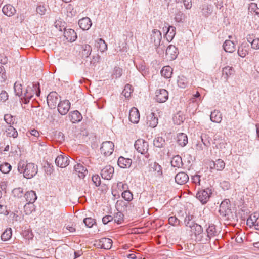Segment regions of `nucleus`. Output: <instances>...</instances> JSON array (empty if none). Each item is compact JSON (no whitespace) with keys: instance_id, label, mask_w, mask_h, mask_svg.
I'll use <instances>...</instances> for the list:
<instances>
[{"instance_id":"8fccbe9b","label":"nucleus","mask_w":259,"mask_h":259,"mask_svg":"<svg viewBox=\"0 0 259 259\" xmlns=\"http://www.w3.org/2000/svg\"><path fill=\"white\" fill-rule=\"evenodd\" d=\"M133 90L132 89V85L128 84H127L125 85L123 91H122V94L126 97L128 98L131 96V94L132 93Z\"/></svg>"},{"instance_id":"0e129e2a","label":"nucleus","mask_w":259,"mask_h":259,"mask_svg":"<svg viewBox=\"0 0 259 259\" xmlns=\"http://www.w3.org/2000/svg\"><path fill=\"white\" fill-rule=\"evenodd\" d=\"M168 223L172 226H178L180 224V221L176 217H170L168 219Z\"/></svg>"},{"instance_id":"9d476101","label":"nucleus","mask_w":259,"mask_h":259,"mask_svg":"<svg viewBox=\"0 0 259 259\" xmlns=\"http://www.w3.org/2000/svg\"><path fill=\"white\" fill-rule=\"evenodd\" d=\"M231 212L230 201L226 199L222 202L220 205L219 213L223 217L228 215Z\"/></svg>"},{"instance_id":"49530a36","label":"nucleus","mask_w":259,"mask_h":259,"mask_svg":"<svg viewBox=\"0 0 259 259\" xmlns=\"http://www.w3.org/2000/svg\"><path fill=\"white\" fill-rule=\"evenodd\" d=\"M24 209L26 215L30 214L35 210V205L32 203H27L24 205Z\"/></svg>"},{"instance_id":"b1692460","label":"nucleus","mask_w":259,"mask_h":259,"mask_svg":"<svg viewBox=\"0 0 259 259\" xmlns=\"http://www.w3.org/2000/svg\"><path fill=\"white\" fill-rule=\"evenodd\" d=\"M162 35L159 30L154 29L151 34V40L155 45L159 44L161 40Z\"/></svg>"},{"instance_id":"79ce46f5","label":"nucleus","mask_w":259,"mask_h":259,"mask_svg":"<svg viewBox=\"0 0 259 259\" xmlns=\"http://www.w3.org/2000/svg\"><path fill=\"white\" fill-rule=\"evenodd\" d=\"M47 9L45 4L39 3L36 8V12L37 14L42 16L44 15L47 12Z\"/></svg>"},{"instance_id":"4be33fe9","label":"nucleus","mask_w":259,"mask_h":259,"mask_svg":"<svg viewBox=\"0 0 259 259\" xmlns=\"http://www.w3.org/2000/svg\"><path fill=\"white\" fill-rule=\"evenodd\" d=\"M188 180V176L184 172L177 174L175 177L176 182L180 185H183L186 183Z\"/></svg>"},{"instance_id":"3c124183","label":"nucleus","mask_w":259,"mask_h":259,"mask_svg":"<svg viewBox=\"0 0 259 259\" xmlns=\"http://www.w3.org/2000/svg\"><path fill=\"white\" fill-rule=\"evenodd\" d=\"M173 119L175 124L180 125L183 122L185 118L182 114L178 113L175 115Z\"/></svg>"},{"instance_id":"052dcab7","label":"nucleus","mask_w":259,"mask_h":259,"mask_svg":"<svg viewBox=\"0 0 259 259\" xmlns=\"http://www.w3.org/2000/svg\"><path fill=\"white\" fill-rule=\"evenodd\" d=\"M193 216L192 215H187L185 219L184 222L186 226L189 227L190 228L194 224L192 221Z\"/></svg>"},{"instance_id":"6e6552de","label":"nucleus","mask_w":259,"mask_h":259,"mask_svg":"<svg viewBox=\"0 0 259 259\" xmlns=\"http://www.w3.org/2000/svg\"><path fill=\"white\" fill-rule=\"evenodd\" d=\"M155 94V99L159 103H164L166 102L168 98V92L163 89L157 90Z\"/></svg>"},{"instance_id":"dca6fc26","label":"nucleus","mask_w":259,"mask_h":259,"mask_svg":"<svg viewBox=\"0 0 259 259\" xmlns=\"http://www.w3.org/2000/svg\"><path fill=\"white\" fill-rule=\"evenodd\" d=\"M191 228V231L192 233H194L195 237L196 239L198 241H200L198 239L199 236L200 237H202V238H204V236L203 235H201V234L203 233V229L202 227L196 223L193 224V225L190 227Z\"/></svg>"},{"instance_id":"f03ea898","label":"nucleus","mask_w":259,"mask_h":259,"mask_svg":"<svg viewBox=\"0 0 259 259\" xmlns=\"http://www.w3.org/2000/svg\"><path fill=\"white\" fill-rule=\"evenodd\" d=\"M18 170L23 174L25 178L31 179L37 173L38 167L33 163H27L24 160H21L18 164Z\"/></svg>"},{"instance_id":"2eb2a0df","label":"nucleus","mask_w":259,"mask_h":259,"mask_svg":"<svg viewBox=\"0 0 259 259\" xmlns=\"http://www.w3.org/2000/svg\"><path fill=\"white\" fill-rule=\"evenodd\" d=\"M69 159L68 157L63 155H60L55 159L56 165L61 168L66 167L69 164Z\"/></svg>"},{"instance_id":"37998d69","label":"nucleus","mask_w":259,"mask_h":259,"mask_svg":"<svg viewBox=\"0 0 259 259\" xmlns=\"http://www.w3.org/2000/svg\"><path fill=\"white\" fill-rule=\"evenodd\" d=\"M176 28L174 26H169L166 33V37L168 41H171L175 35Z\"/></svg>"},{"instance_id":"c9c22d12","label":"nucleus","mask_w":259,"mask_h":259,"mask_svg":"<svg viewBox=\"0 0 259 259\" xmlns=\"http://www.w3.org/2000/svg\"><path fill=\"white\" fill-rule=\"evenodd\" d=\"M96 46L101 52H104L107 50V45L102 38H99L96 41Z\"/></svg>"},{"instance_id":"774afa93","label":"nucleus","mask_w":259,"mask_h":259,"mask_svg":"<svg viewBox=\"0 0 259 259\" xmlns=\"http://www.w3.org/2000/svg\"><path fill=\"white\" fill-rule=\"evenodd\" d=\"M92 180L96 186H99L101 184L100 177L98 175H95L92 176Z\"/></svg>"},{"instance_id":"69168bd1","label":"nucleus","mask_w":259,"mask_h":259,"mask_svg":"<svg viewBox=\"0 0 259 259\" xmlns=\"http://www.w3.org/2000/svg\"><path fill=\"white\" fill-rule=\"evenodd\" d=\"M123 214L121 213H117L114 218L115 222H116L118 224H120L123 221Z\"/></svg>"},{"instance_id":"20e7f679","label":"nucleus","mask_w":259,"mask_h":259,"mask_svg":"<svg viewBox=\"0 0 259 259\" xmlns=\"http://www.w3.org/2000/svg\"><path fill=\"white\" fill-rule=\"evenodd\" d=\"M211 194V190L208 188L199 190L196 196L202 204H205L209 200Z\"/></svg>"},{"instance_id":"f8f14e48","label":"nucleus","mask_w":259,"mask_h":259,"mask_svg":"<svg viewBox=\"0 0 259 259\" xmlns=\"http://www.w3.org/2000/svg\"><path fill=\"white\" fill-rule=\"evenodd\" d=\"M158 120L157 115L153 111L147 114L146 123L149 126L151 127H155L158 124Z\"/></svg>"},{"instance_id":"39448f33","label":"nucleus","mask_w":259,"mask_h":259,"mask_svg":"<svg viewBox=\"0 0 259 259\" xmlns=\"http://www.w3.org/2000/svg\"><path fill=\"white\" fill-rule=\"evenodd\" d=\"M114 149V144L111 141H105L102 143L100 148L101 153L105 156H110Z\"/></svg>"},{"instance_id":"a18cd8bd","label":"nucleus","mask_w":259,"mask_h":259,"mask_svg":"<svg viewBox=\"0 0 259 259\" xmlns=\"http://www.w3.org/2000/svg\"><path fill=\"white\" fill-rule=\"evenodd\" d=\"M177 83L180 88L184 89L188 85V82L186 77L184 76H180L178 77Z\"/></svg>"},{"instance_id":"bf43d9fd","label":"nucleus","mask_w":259,"mask_h":259,"mask_svg":"<svg viewBox=\"0 0 259 259\" xmlns=\"http://www.w3.org/2000/svg\"><path fill=\"white\" fill-rule=\"evenodd\" d=\"M83 222L87 227L91 228L95 224L96 221L92 218H87L83 220Z\"/></svg>"},{"instance_id":"c85d7f7f","label":"nucleus","mask_w":259,"mask_h":259,"mask_svg":"<svg viewBox=\"0 0 259 259\" xmlns=\"http://www.w3.org/2000/svg\"><path fill=\"white\" fill-rule=\"evenodd\" d=\"M177 142L181 147H184L188 143V137L186 134L181 133L177 134Z\"/></svg>"},{"instance_id":"9b49d317","label":"nucleus","mask_w":259,"mask_h":259,"mask_svg":"<svg viewBox=\"0 0 259 259\" xmlns=\"http://www.w3.org/2000/svg\"><path fill=\"white\" fill-rule=\"evenodd\" d=\"M70 108V103L67 100L61 101L58 104V110L61 115L66 114Z\"/></svg>"},{"instance_id":"09e8293b","label":"nucleus","mask_w":259,"mask_h":259,"mask_svg":"<svg viewBox=\"0 0 259 259\" xmlns=\"http://www.w3.org/2000/svg\"><path fill=\"white\" fill-rule=\"evenodd\" d=\"M122 197L127 201H131L133 199V195L132 193L128 189L121 193Z\"/></svg>"},{"instance_id":"bb28decb","label":"nucleus","mask_w":259,"mask_h":259,"mask_svg":"<svg viewBox=\"0 0 259 259\" xmlns=\"http://www.w3.org/2000/svg\"><path fill=\"white\" fill-rule=\"evenodd\" d=\"M132 159L130 158H125L122 156L119 157L118 160V166L123 168L130 167L132 164Z\"/></svg>"},{"instance_id":"ddd939ff","label":"nucleus","mask_w":259,"mask_h":259,"mask_svg":"<svg viewBox=\"0 0 259 259\" xmlns=\"http://www.w3.org/2000/svg\"><path fill=\"white\" fill-rule=\"evenodd\" d=\"M140 113L136 107H133L129 112V120L133 123H138L140 120Z\"/></svg>"},{"instance_id":"4c0bfd02","label":"nucleus","mask_w":259,"mask_h":259,"mask_svg":"<svg viewBox=\"0 0 259 259\" xmlns=\"http://www.w3.org/2000/svg\"><path fill=\"white\" fill-rule=\"evenodd\" d=\"M6 133L7 137L16 138L18 136L17 130L12 126L9 125L6 130Z\"/></svg>"},{"instance_id":"c756f323","label":"nucleus","mask_w":259,"mask_h":259,"mask_svg":"<svg viewBox=\"0 0 259 259\" xmlns=\"http://www.w3.org/2000/svg\"><path fill=\"white\" fill-rule=\"evenodd\" d=\"M223 47L226 52L232 53L235 50V45L230 40H226Z\"/></svg>"},{"instance_id":"c03bdc74","label":"nucleus","mask_w":259,"mask_h":259,"mask_svg":"<svg viewBox=\"0 0 259 259\" xmlns=\"http://www.w3.org/2000/svg\"><path fill=\"white\" fill-rule=\"evenodd\" d=\"M166 54L167 55H170L171 59H175L177 56L176 47L172 45L168 46L166 50Z\"/></svg>"},{"instance_id":"864d4df0","label":"nucleus","mask_w":259,"mask_h":259,"mask_svg":"<svg viewBox=\"0 0 259 259\" xmlns=\"http://www.w3.org/2000/svg\"><path fill=\"white\" fill-rule=\"evenodd\" d=\"M4 120L6 122L10 125H12L15 122V118L12 115L9 114H5L4 116Z\"/></svg>"},{"instance_id":"5fc2aeb1","label":"nucleus","mask_w":259,"mask_h":259,"mask_svg":"<svg viewBox=\"0 0 259 259\" xmlns=\"http://www.w3.org/2000/svg\"><path fill=\"white\" fill-rule=\"evenodd\" d=\"M8 50L6 49L5 51L0 50V63L3 64H6L8 62L7 57L5 55V53H7Z\"/></svg>"},{"instance_id":"0eeeda50","label":"nucleus","mask_w":259,"mask_h":259,"mask_svg":"<svg viewBox=\"0 0 259 259\" xmlns=\"http://www.w3.org/2000/svg\"><path fill=\"white\" fill-rule=\"evenodd\" d=\"M47 103L51 108H55L59 101V95L56 92H51L48 95Z\"/></svg>"},{"instance_id":"473e14b6","label":"nucleus","mask_w":259,"mask_h":259,"mask_svg":"<svg viewBox=\"0 0 259 259\" xmlns=\"http://www.w3.org/2000/svg\"><path fill=\"white\" fill-rule=\"evenodd\" d=\"M201 12L203 15L207 17L212 13L213 6L211 5L204 4L202 6Z\"/></svg>"},{"instance_id":"4468645a","label":"nucleus","mask_w":259,"mask_h":259,"mask_svg":"<svg viewBox=\"0 0 259 259\" xmlns=\"http://www.w3.org/2000/svg\"><path fill=\"white\" fill-rule=\"evenodd\" d=\"M114 171V169L112 166L108 165L102 169L101 175L102 178L110 180L113 177Z\"/></svg>"},{"instance_id":"e2e57ef3","label":"nucleus","mask_w":259,"mask_h":259,"mask_svg":"<svg viewBox=\"0 0 259 259\" xmlns=\"http://www.w3.org/2000/svg\"><path fill=\"white\" fill-rule=\"evenodd\" d=\"M122 74V69L119 67H115L114 69L113 75L115 78L120 77Z\"/></svg>"},{"instance_id":"6e6d98bb","label":"nucleus","mask_w":259,"mask_h":259,"mask_svg":"<svg viewBox=\"0 0 259 259\" xmlns=\"http://www.w3.org/2000/svg\"><path fill=\"white\" fill-rule=\"evenodd\" d=\"M83 50H82V55L88 57L91 53L92 52V48L90 45H84L83 46Z\"/></svg>"},{"instance_id":"a19ab883","label":"nucleus","mask_w":259,"mask_h":259,"mask_svg":"<svg viewBox=\"0 0 259 259\" xmlns=\"http://www.w3.org/2000/svg\"><path fill=\"white\" fill-rule=\"evenodd\" d=\"M248 11L252 15H257L259 17V8L257 4L255 3H250L248 7Z\"/></svg>"},{"instance_id":"7ed1b4c3","label":"nucleus","mask_w":259,"mask_h":259,"mask_svg":"<svg viewBox=\"0 0 259 259\" xmlns=\"http://www.w3.org/2000/svg\"><path fill=\"white\" fill-rule=\"evenodd\" d=\"M134 146L137 151L142 154L145 155L146 158H148L149 154L148 153L149 145L146 141L140 139L136 141Z\"/></svg>"},{"instance_id":"cd10ccee","label":"nucleus","mask_w":259,"mask_h":259,"mask_svg":"<svg viewBox=\"0 0 259 259\" xmlns=\"http://www.w3.org/2000/svg\"><path fill=\"white\" fill-rule=\"evenodd\" d=\"M249 45L246 43H242L238 49V54L242 58L245 57L249 52Z\"/></svg>"},{"instance_id":"a878e982","label":"nucleus","mask_w":259,"mask_h":259,"mask_svg":"<svg viewBox=\"0 0 259 259\" xmlns=\"http://www.w3.org/2000/svg\"><path fill=\"white\" fill-rule=\"evenodd\" d=\"M112 245V241L108 238H103L99 240V245L101 248L109 249Z\"/></svg>"},{"instance_id":"1a4fd4ad","label":"nucleus","mask_w":259,"mask_h":259,"mask_svg":"<svg viewBox=\"0 0 259 259\" xmlns=\"http://www.w3.org/2000/svg\"><path fill=\"white\" fill-rule=\"evenodd\" d=\"M128 189V186L127 184L121 182H118L115 185L113 186L112 189V194L114 196H119V193L124 192Z\"/></svg>"},{"instance_id":"13d9d810","label":"nucleus","mask_w":259,"mask_h":259,"mask_svg":"<svg viewBox=\"0 0 259 259\" xmlns=\"http://www.w3.org/2000/svg\"><path fill=\"white\" fill-rule=\"evenodd\" d=\"M27 135L30 137V135L33 136L34 137L32 139V140L36 141L38 137L39 136V133L38 131L35 129H32L27 133Z\"/></svg>"},{"instance_id":"338daca9","label":"nucleus","mask_w":259,"mask_h":259,"mask_svg":"<svg viewBox=\"0 0 259 259\" xmlns=\"http://www.w3.org/2000/svg\"><path fill=\"white\" fill-rule=\"evenodd\" d=\"M23 236L28 240L32 239L34 236L32 231L29 230H25L23 232Z\"/></svg>"},{"instance_id":"58836bf2","label":"nucleus","mask_w":259,"mask_h":259,"mask_svg":"<svg viewBox=\"0 0 259 259\" xmlns=\"http://www.w3.org/2000/svg\"><path fill=\"white\" fill-rule=\"evenodd\" d=\"M12 231L11 228H7L1 235V239L3 241L10 240L12 237Z\"/></svg>"},{"instance_id":"f257e3e1","label":"nucleus","mask_w":259,"mask_h":259,"mask_svg":"<svg viewBox=\"0 0 259 259\" xmlns=\"http://www.w3.org/2000/svg\"><path fill=\"white\" fill-rule=\"evenodd\" d=\"M16 95L21 98L22 102L27 104L34 95L39 96L40 94L39 83H33L32 86L28 85L25 90H23L22 84L16 81L14 85Z\"/></svg>"},{"instance_id":"6ab92c4d","label":"nucleus","mask_w":259,"mask_h":259,"mask_svg":"<svg viewBox=\"0 0 259 259\" xmlns=\"http://www.w3.org/2000/svg\"><path fill=\"white\" fill-rule=\"evenodd\" d=\"M235 70L233 67L230 66H226L222 68V77L227 81L229 78L233 75Z\"/></svg>"},{"instance_id":"e433bc0d","label":"nucleus","mask_w":259,"mask_h":259,"mask_svg":"<svg viewBox=\"0 0 259 259\" xmlns=\"http://www.w3.org/2000/svg\"><path fill=\"white\" fill-rule=\"evenodd\" d=\"M161 74L165 78H169L172 74V69L169 66H164L161 71Z\"/></svg>"},{"instance_id":"de8ad7c7","label":"nucleus","mask_w":259,"mask_h":259,"mask_svg":"<svg viewBox=\"0 0 259 259\" xmlns=\"http://www.w3.org/2000/svg\"><path fill=\"white\" fill-rule=\"evenodd\" d=\"M11 168V165L8 162H4L0 165V170L4 174L9 173Z\"/></svg>"},{"instance_id":"7c9ffc66","label":"nucleus","mask_w":259,"mask_h":259,"mask_svg":"<svg viewBox=\"0 0 259 259\" xmlns=\"http://www.w3.org/2000/svg\"><path fill=\"white\" fill-rule=\"evenodd\" d=\"M69 118L72 123L79 122L82 119L81 114L77 110L71 112L69 114Z\"/></svg>"},{"instance_id":"ea45409f","label":"nucleus","mask_w":259,"mask_h":259,"mask_svg":"<svg viewBox=\"0 0 259 259\" xmlns=\"http://www.w3.org/2000/svg\"><path fill=\"white\" fill-rule=\"evenodd\" d=\"M258 221V214L254 213L251 214L247 220V225L250 227L253 226Z\"/></svg>"},{"instance_id":"aec40b11","label":"nucleus","mask_w":259,"mask_h":259,"mask_svg":"<svg viewBox=\"0 0 259 259\" xmlns=\"http://www.w3.org/2000/svg\"><path fill=\"white\" fill-rule=\"evenodd\" d=\"M74 170L78 176L82 179L88 173L87 168L80 163H78L74 166Z\"/></svg>"},{"instance_id":"393cba45","label":"nucleus","mask_w":259,"mask_h":259,"mask_svg":"<svg viewBox=\"0 0 259 259\" xmlns=\"http://www.w3.org/2000/svg\"><path fill=\"white\" fill-rule=\"evenodd\" d=\"M3 13L8 17L13 16L16 12L15 8L10 4L5 5L2 9Z\"/></svg>"},{"instance_id":"680f3d73","label":"nucleus","mask_w":259,"mask_h":259,"mask_svg":"<svg viewBox=\"0 0 259 259\" xmlns=\"http://www.w3.org/2000/svg\"><path fill=\"white\" fill-rule=\"evenodd\" d=\"M202 101V98H196L194 97H192L190 99L189 104L192 103L194 104L195 107L197 108L199 106L200 103Z\"/></svg>"},{"instance_id":"f3484780","label":"nucleus","mask_w":259,"mask_h":259,"mask_svg":"<svg viewBox=\"0 0 259 259\" xmlns=\"http://www.w3.org/2000/svg\"><path fill=\"white\" fill-rule=\"evenodd\" d=\"M64 36L69 42H74L77 39V34L75 31L71 28L66 29L64 32Z\"/></svg>"},{"instance_id":"603ef678","label":"nucleus","mask_w":259,"mask_h":259,"mask_svg":"<svg viewBox=\"0 0 259 259\" xmlns=\"http://www.w3.org/2000/svg\"><path fill=\"white\" fill-rule=\"evenodd\" d=\"M165 144V140L161 137H157L154 140V145L157 147H162Z\"/></svg>"},{"instance_id":"a211bd4d","label":"nucleus","mask_w":259,"mask_h":259,"mask_svg":"<svg viewBox=\"0 0 259 259\" xmlns=\"http://www.w3.org/2000/svg\"><path fill=\"white\" fill-rule=\"evenodd\" d=\"M92 24L91 20L89 17L82 18L78 21V25L83 30H89L91 27Z\"/></svg>"},{"instance_id":"5701e85b","label":"nucleus","mask_w":259,"mask_h":259,"mask_svg":"<svg viewBox=\"0 0 259 259\" xmlns=\"http://www.w3.org/2000/svg\"><path fill=\"white\" fill-rule=\"evenodd\" d=\"M150 170L154 172L156 176H161L162 175L161 166L157 162H152L149 165Z\"/></svg>"},{"instance_id":"423d86ee","label":"nucleus","mask_w":259,"mask_h":259,"mask_svg":"<svg viewBox=\"0 0 259 259\" xmlns=\"http://www.w3.org/2000/svg\"><path fill=\"white\" fill-rule=\"evenodd\" d=\"M206 232L207 235H205V237L202 238V237L199 236L198 238V239L200 240V242H202L203 243H206L209 242L211 238L217 236L218 234V232L216 230L215 227L213 225L209 226L206 230Z\"/></svg>"},{"instance_id":"4d7b16f0","label":"nucleus","mask_w":259,"mask_h":259,"mask_svg":"<svg viewBox=\"0 0 259 259\" xmlns=\"http://www.w3.org/2000/svg\"><path fill=\"white\" fill-rule=\"evenodd\" d=\"M214 145H215V147L217 149H218L220 150H222L226 148V146L227 145V142H226V140L224 139L222 140L221 141L214 144Z\"/></svg>"},{"instance_id":"2f4dec72","label":"nucleus","mask_w":259,"mask_h":259,"mask_svg":"<svg viewBox=\"0 0 259 259\" xmlns=\"http://www.w3.org/2000/svg\"><path fill=\"white\" fill-rule=\"evenodd\" d=\"M210 119L213 122L220 123L222 119V114L218 110H214L210 115Z\"/></svg>"},{"instance_id":"72a5a7b5","label":"nucleus","mask_w":259,"mask_h":259,"mask_svg":"<svg viewBox=\"0 0 259 259\" xmlns=\"http://www.w3.org/2000/svg\"><path fill=\"white\" fill-rule=\"evenodd\" d=\"M171 164L174 167H181L183 165L182 158L179 155L174 156L171 160Z\"/></svg>"},{"instance_id":"f704fd0d","label":"nucleus","mask_w":259,"mask_h":259,"mask_svg":"<svg viewBox=\"0 0 259 259\" xmlns=\"http://www.w3.org/2000/svg\"><path fill=\"white\" fill-rule=\"evenodd\" d=\"M26 200L28 203H33L37 199L36 193L33 191H28L25 194Z\"/></svg>"},{"instance_id":"412c9836","label":"nucleus","mask_w":259,"mask_h":259,"mask_svg":"<svg viewBox=\"0 0 259 259\" xmlns=\"http://www.w3.org/2000/svg\"><path fill=\"white\" fill-rule=\"evenodd\" d=\"M209 166L211 169L221 171L225 168V163L223 160L218 159L215 161H211Z\"/></svg>"}]
</instances>
